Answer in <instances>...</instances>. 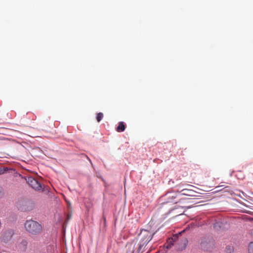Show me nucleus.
<instances>
[{
    "instance_id": "1",
    "label": "nucleus",
    "mask_w": 253,
    "mask_h": 253,
    "mask_svg": "<svg viewBox=\"0 0 253 253\" xmlns=\"http://www.w3.org/2000/svg\"><path fill=\"white\" fill-rule=\"evenodd\" d=\"M187 243L188 240L186 238L174 235L168 239L164 245V247L167 249H170L172 247H174L176 251H180L186 248Z\"/></svg>"
},
{
    "instance_id": "2",
    "label": "nucleus",
    "mask_w": 253,
    "mask_h": 253,
    "mask_svg": "<svg viewBox=\"0 0 253 253\" xmlns=\"http://www.w3.org/2000/svg\"><path fill=\"white\" fill-rule=\"evenodd\" d=\"M153 235L154 233H152L147 230L142 229L141 230L138 236V239L139 240V247L137 249L138 253H140L145 247L152 239Z\"/></svg>"
},
{
    "instance_id": "3",
    "label": "nucleus",
    "mask_w": 253,
    "mask_h": 253,
    "mask_svg": "<svg viewBox=\"0 0 253 253\" xmlns=\"http://www.w3.org/2000/svg\"><path fill=\"white\" fill-rule=\"evenodd\" d=\"M24 226L26 230L32 235H38L42 231L41 224L33 220H27L25 223Z\"/></svg>"
},
{
    "instance_id": "4",
    "label": "nucleus",
    "mask_w": 253,
    "mask_h": 253,
    "mask_svg": "<svg viewBox=\"0 0 253 253\" xmlns=\"http://www.w3.org/2000/svg\"><path fill=\"white\" fill-rule=\"evenodd\" d=\"M27 182L32 188L36 190H40L42 189L41 183L32 177L28 178Z\"/></svg>"
},
{
    "instance_id": "5",
    "label": "nucleus",
    "mask_w": 253,
    "mask_h": 253,
    "mask_svg": "<svg viewBox=\"0 0 253 253\" xmlns=\"http://www.w3.org/2000/svg\"><path fill=\"white\" fill-rule=\"evenodd\" d=\"M14 234L13 230H9L4 233L2 237H1V241L6 243L8 242L12 238Z\"/></svg>"
},
{
    "instance_id": "6",
    "label": "nucleus",
    "mask_w": 253,
    "mask_h": 253,
    "mask_svg": "<svg viewBox=\"0 0 253 253\" xmlns=\"http://www.w3.org/2000/svg\"><path fill=\"white\" fill-rule=\"evenodd\" d=\"M180 192H177V193H170L167 195L169 201L167 203H176L177 202L174 201V199L176 198L177 194H179Z\"/></svg>"
},
{
    "instance_id": "7",
    "label": "nucleus",
    "mask_w": 253,
    "mask_h": 253,
    "mask_svg": "<svg viewBox=\"0 0 253 253\" xmlns=\"http://www.w3.org/2000/svg\"><path fill=\"white\" fill-rule=\"evenodd\" d=\"M180 192H181V195L192 196H193L194 191L188 189H184L182 190Z\"/></svg>"
},
{
    "instance_id": "8",
    "label": "nucleus",
    "mask_w": 253,
    "mask_h": 253,
    "mask_svg": "<svg viewBox=\"0 0 253 253\" xmlns=\"http://www.w3.org/2000/svg\"><path fill=\"white\" fill-rule=\"evenodd\" d=\"M28 241L25 239H23L19 245V248L23 251H25L28 245Z\"/></svg>"
},
{
    "instance_id": "9",
    "label": "nucleus",
    "mask_w": 253,
    "mask_h": 253,
    "mask_svg": "<svg viewBox=\"0 0 253 253\" xmlns=\"http://www.w3.org/2000/svg\"><path fill=\"white\" fill-rule=\"evenodd\" d=\"M125 128L126 126L124 123L123 122H120L119 123V125L116 128V130L118 132H123L125 130Z\"/></svg>"
},
{
    "instance_id": "10",
    "label": "nucleus",
    "mask_w": 253,
    "mask_h": 253,
    "mask_svg": "<svg viewBox=\"0 0 253 253\" xmlns=\"http://www.w3.org/2000/svg\"><path fill=\"white\" fill-rule=\"evenodd\" d=\"M248 253H253V242H251L249 244Z\"/></svg>"
},
{
    "instance_id": "11",
    "label": "nucleus",
    "mask_w": 253,
    "mask_h": 253,
    "mask_svg": "<svg viewBox=\"0 0 253 253\" xmlns=\"http://www.w3.org/2000/svg\"><path fill=\"white\" fill-rule=\"evenodd\" d=\"M103 118V114L102 113H98L97 114L96 120L98 122H99Z\"/></svg>"
},
{
    "instance_id": "12",
    "label": "nucleus",
    "mask_w": 253,
    "mask_h": 253,
    "mask_svg": "<svg viewBox=\"0 0 253 253\" xmlns=\"http://www.w3.org/2000/svg\"><path fill=\"white\" fill-rule=\"evenodd\" d=\"M8 170V168H5L4 169H1L0 168V174H2L4 173L6 171Z\"/></svg>"
},
{
    "instance_id": "13",
    "label": "nucleus",
    "mask_w": 253,
    "mask_h": 253,
    "mask_svg": "<svg viewBox=\"0 0 253 253\" xmlns=\"http://www.w3.org/2000/svg\"><path fill=\"white\" fill-rule=\"evenodd\" d=\"M220 223L219 222H216L213 225V227L215 229H218V227H220Z\"/></svg>"
},
{
    "instance_id": "14",
    "label": "nucleus",
    "mask_w": 253,
    "mask_h": 253,
    "mask_svg": "<svg viewBox=\"0 0 253 253\" xmlns=\"http://www.w3.org/2000/svg\"><path fill=\"white\" fill-rule=\"evenodd\" d=\"M205 243L203 242L201 243V246L202 248H203L204 249H205L206 248V247L205 246Z\"/></svg>"
},
{
    "instance_id": "15",
    "label": "nucleus",
    "mask_w": 253,
    "mask_h": 253,
    "mask_svg": "<svg viewBox=\"0 0 253 253\" xmlns=\"http://www.w3.org/2000/svg\"><path fill=\"white\" fill-rule=\"evenodd\" d=\"M70 216H71V215H70V216H69V215H68V218H70Z\"/></svg>"
}]
</instances>
